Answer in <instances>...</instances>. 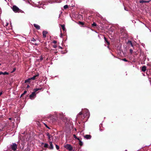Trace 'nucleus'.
Listing matches in <instances>:
<instances>
[{"label": "nucleus", "mask_w": 151, "mask_h": 151, "mask_svg": "<svg viewBox=\"0 0 151 151\" xmlns=\"http://www.w3.org/2000/svg\"><path fill=\"white\" fill-rule=\"evenodd\" d=\"M41 89L40 88H35L34 89V91L35 92H36L37 91L40 90Z\"/></svg>", "instance_id": "f3484780"}, {"label": "nucleus", "mask_w": 151, "mask_h": 151, "mask_svg": "<svg viewBox=\"0 0 151 151\" xmlns=\"http://www.w3.org/2000/svg\"><path fill=\"white\" fill-rule=\"evenodd\" d=\"M82 112H80L78 114L79 115H82Z\"/></svg>", "instance_id": "2f4dec72"}, {"label": "nucleus", "mask_w": 151, "mask_h": 151, "mask_svg": "<svg viewBox=\"0 0 151 151\" xmlns=\"http://www.w3.org/2000/svg\"><path fill=\"white\" fill-rule=\"evenodd\" d=\"M35 45H38V44H36V43H35Z\"/></svg>", "instance_id": "4c0bfd02"}, {"label": "nucleus", "mask_w": 151, "mask_h": 151, "mask_svg": "<svg viewBox=\"0 0 151 151\" xmlns=\"http://www.w3.org/2000/svg\"><path fill=\"white\" fill-rule=\"evenodd\" d=\"M18 147V145L15 143H12L9 146V149L13 151H16Z\"/></svg>", "instance_id": "f257e3e1"}, {"label": "nucleus", "mask_w": 151, "mask_h": 151, "mask_svg": "<svg viewBox=\"0 0 151 151\" xmlns=\"http://www.w3.org/2000/svg\"><path fill=\"white\" fill-rule=\"evenodd\" d=\"M85 114H84V116L85 117L87 116L88 118L89 116V112L87 109H85Z\"/></svg>", "instance_id": "20e7f679"}, {"label": "nucleus", "mask_w": 151, "mask_h": 151, "mask_svg": "<svg viewBox=\"0 0 151 151\" xmlns=\"http://www.w3.org/2000/svg\"><path fill=\"white\" fill-rule=\"evenodd\" d=\"M1 65V64L0 63V65Z\"/></svg>", "instance_id": "79ce46f5"}, {"label": "nucleus", "mask_w": 151, "mask_h": 151, "mask_svg": "<svg viewBox=\"0 0 151 151\" xmlns=\"http://www.w3.org/2000/svg\"><path fill=\"white\" fill-rule=\"evenodd\" d=\"M9 119H11V118H10Z\"/></svg>", "instance_id": "37998d69"}, {"label": "nucleus", "mask_w": 151, "mask_h": 151, "mask_svg": "<svg viewBox=\"0 0 151 151\" xmlns=\"http://www.w3.org/2000/svg\"><path fill=\"white\" fill-rule=\"evenodd\" d=\"M54 47L55 48V47H56V46H54Z\"/></svg>", "instance_id": "ea45409f"}, {"label": "nucleus", "mask_w": 151, "mask_h": 151, "mask_svg": "<svg viewBox=\"0 0 151 151\" xmlns=\"http://www.w3.org/2000/svg\"><path fill=\"white\" fill-rule=\"evenodd\" d=\"M38 76V75L34 76L33 77L30 78L31 80H34L35 79V77Z\"/></svg>", "instance_id": "dca6fc26"}, {"label": "nucleus", "mask_w": 151, "mask_h": 151, "mask_svg": "<svg viewBox=\"0 0 151 151\" xmlns=\"http://www.w3.org/2000/svg\"><path fill=\"white\" fill-rule=\"evenodd\" d=\"M78 24L80 25H83L84 24L83 22H80V21H79L78 22Z\"/></svg>", "instance_id": "aec40b11"}, {"label": "nucleus", "mask_w": 151, "mask_h": 151, "mask_svg": "<svg viewBox=\"0 0 151 151\" xmlns=\"http://www.w3.org/2000/svg\"><path fill=\"white\" fill-rule=\"evenodd\" d=\"M73 136L76 139H77V138H77V137H76L75 134H73Z\"/></svg>", "instance_id": "c85d7f7f"}, {"label": "nucleus", "mask_w": 151, "mask_h": 151, "mask_svg": "<svg viewBox=\"0 0 151 151\" xmlns=\"http://www.w3.org/2000/svg\"><path fill=\"white\" fill-rule=\"evenodd\" d=\"M27 91H24L23 93H22V95H24L25 94L27 93Z\"/></svg>", "instance_id": "bb28decb"}, {"label": "nucleus", "mask_w": 151, "mask_h": 151, "mask_svg": "<svg viewBox=\"0 0 151 151\" xmlns=\"http://www.w3.org/2000/svg\"><path fill=\"white\" fill-rule=\"evenodd\" d=\"M16 70V69L15 68H13V70L11 72L12 73H13V72H14V71H15V70Z\"/></svg>", "instance_id": "a878e982"}, {"label": "nucleus", "mask_w": 151, "mask_h": 151, "mask_svg": "<svg viewBox=\"0 0 151 151\" xmlns=\"http://www.w3.org/2000/svg\"><path fill=\"white\" fill-rule=\"evenodd\" d=\"M61 26L62 29L64 31L65 30V26L64 25H62L61 24Z\"/></svg>", "instance_id": "6ab92c4d"}, {"label": "nucleus", "mask_w": 151, "mask_h": 151, "mask_svg": "<svg viewBox=\"0 0 151 151\" xmlns=\"http://www.w3.org/2000/svg\"><path fill=\"white\" fill-rule=\"evenodd\" d=\"M84 138L87 139H90L91 138V136L90 135H86L84 136Z\"/></svg>", "instance_id": "9d476101"}, {"label": "nucleus", "mask_w": 151, "mask_h": 151, "mask_svg": "<svg viewBox=\"0 0 151 151\" xmlns=\"http://www.w3.org/2000/svg\"><path fill=\"white\" fill-rule=\"evenodd\" d=\"M128 42H130V44L131 45V46H132V47H133V45L132 43V42L131 41H128Z\"/></svg>", "instance_id": "b1692460"}, {"label": "nucleus", "mask_w": 151, "mask_h": 151, "mask_svg": "<svg viewBox=\"0 0 151 151\" xmlns=\"http://www.w3.org/2000/svg\"><path fill=\"white\" fill-rule=\"evenodd\" d=\"M5 1H6V0H5Z\"/></svg>", "instance_id": "a18cd8bd"}, {"label": "nucleus", "mask_w": 151, "mask_h": 151, "mask_svg": "<svg viewBox=\"0 0 151 151\" xmlns=\"http://www.w3.org/2000/svg\"><path fill=\"white\" fill-rule=\"evenodd\" d=\"M2 92H0V96L1 95H2Z\"/></svg>", "instance_id": "c9c22d12"}, {"label": "nucleus", "mask_w": 151, "mask_h": 151, "mask_svg": "<svg viewBox=\"0 0 151 151\" xmlns=\"http://www.w3.org/2000/svg\"><path fill=\"white\" fill-rule=\"evenodd\" d=\"M44 147H47V144L46 143H45V145Z\"/></svg>", "instance_id": "7c9ffc66"}, {"label": "nucleus", "mask_w": 151, "mask_h": 151, "mask_svg": "<svg viewBox=\"0 0 151 151\" xmlns=\"http://www.w3.org/2000/svg\"><path fill=\"white\" fill-rule=\"evenodd\" d=\"M104 39L105 41L107 43L108 45H109V42L107 40L106 38L105 37H104Z\"/></svg>", "instance_id": "a211bd4d"}, {"label": "nucleus", "mask_w": 151, "mask_h": 151, "mask_svg": "<svg viewBox=\"0 0 151 151\" xmlns=\"http://www.w3.org/2000/svg\"><path fill=\"white\" fill-rule=\"evenodd\" d=\"M48 141H52V142H53V139H52V136H51L48 133Z\"/></svg>", "instance_id": "39448f33"}, {"label": "nucleus", "mask_w": 151, "mask_h": 151, "mask_svg": "<svg viewBox=\"0 0 151 151\" xmlns=\"http://www.w3.org/2000/svg\"><path fill=\"white\" fill-rule=\"evenodd\" d=\"M29 85H27V88H29Z\"/></svg>", "instance_id": "f704fd0d"}, {"label": "nucleus", "mask_w": 151, "mask_h": 151, "mask_svg": "<svg viewBox=\"0 0 151 151\" xmlns=\"http://www.w3.org/2000/svg\"><path fill=\"white\" fill-rule=\"evenodd\" d=\"M44 124L45 125L46 127H47V125L46 124L44 123Z\"/></svg>", "instance_id": "72a5a7b5"}, {"label": "nucleus", "mask_w": 151, "mask_h": 151, "mask_svg": "<svg viewBox=\"0 0 151 151\" xmlns=\"http://www.w3.org/2000/svg\"><path fill=\"white\" fill-rule=\"evenodd\" d=\"M122 60L125 61V62H127V60L126 58H124L122 59Z\"/></svg>", "instance_id": "cd10ccee"}, {"label": "nucleus", "mask_w": 151, "mask_h": 151, "mask_svg": "<svg viewBox=\"0 0 151 151\" xmlns=\"http://www.w3.org/2000/svg\"><path fill=\"white\" fill-rule=\"evenodd\" d=\"M128 44H130V42H128Z\"/></svg>", "instance_id": "58836bf2"}, {"label": "nucleus", "mask_w": 151, "mask_h": 151, "mask_svg": "<svg viewBox=\"0 0 151 151\" xmlns=\"http://www.w3.org/2000/svg\"><path fill=\"white\" fill-rule=\"evenodd\" d=\"M52 141H49V144L50 145L49 146V148L50 149L52 150L53 149V146L52 144Z\"/></svg>", "instance_id": "423d86ee"}, {"label": "nucleus", "mask_w": 151, "mask_h": 151, "mask_svg": "<svg viewBox=\"0 0 151 151\" xmlns=\"http://www.w3.org/2000/svg\"><path fill=\"white\" fill-rule=\"evenodd\" d=\"M150 1H151V0H150Z\"/></svg>", "instance_id": "c03bdc74"}, {"label": "nucleus", "mask_w": 151, "mask_h": 151, "mask_svg": "<svg viewBox=\"0 0 151 151\" xmlns=\"http://www.w3.org/2000/svg\"><path fill=\"white\" fill-rule=\"evenodd\" d=\"M8 75L9 74V73L6 72H3L1 71L0 72V75Z\"/></svg>", "instance_id": "9b49d317"}, {"label": "nucleus", "mask_w": 151, "mask_h": 151, "mask_svg": "<svg viewBox=\"0 0 151 151\" xmlns=\"http://www.w3.org/2000/svg\"><path fill=\"white\" fill-rule=\"evenodd\" d=\"M47 34V32L46 31H43L42 32L43 37L44 38H46Z\"/></svg>", "instance_id": "6e6552de"}, {"label": "nucleus", "mask_w": 151, "mask_h": 151, "mask_svg": "<svg viewBox=\"0 0 151 151\" xmlns=\"http://www.w3.org/2000/svg\"><path fill=\"white\" fill-rule=\"evenodd\" d=\"M22 95V94L21 95V96L20 97H21L23 95Z\"/></svg>", "instance_id": "e433bc0d"}, {"label": "nucleus", "mask_w": 151, "mask_h": 151, "mask_svg": "<svg viewBox=\"0 0 151 151\" xmlns=\"http://www.w3.org/2000/svg\"><path fill=\"white\" fill-rule=\"evenodd\" d=\"M12 9L13 11L16 13L21 12L22 11V10L19 9V8H18L17 6L15 5L13 6Z\"/></svg>", "instance_id": "f03ea898"}, {"label": "nucleus", "mask_w": 151, "mask_h": 151, "mask_svg": "<svg viewBox=\"0 0 151 151\" xmlns=\"http://www.w3.org/2000/svg\"><path fill=\"white\" fill-rule=\"evenodd\" d=\"M35 92H33L32 93L29 95V97L31 98L33 97L35 95Z\"/></svg>", "instance_id": "ddd939ff"}, {"label": "nucleus", "mask_w": 151, "mask_h": 151, "mask_svg": "<svg viewBox=\"0 0 151 151\" xmlns=\"http://www.w3.org/2000/svg\"><path fill=\"white\" fill-rule=\"evenodd\" d=\"M53 43L55 44L57 43V42L55 40L53 41Z\"/></svg>", "instance_id": "473e14b6"}, {"label": "nucleus", "mask_w": 151, "mask_h": 151, "mask_svg": "<svg viewBox=\"0 0 151 151\" xmlns=\"http://www.w3.org/2000/svg\"><path fill=\"white\" fill-rule=\"evenodd\" d=\"M64 147L70 151L72 150L73 148L70 145L67 144L64 146Z\"/></svg>", "instance_id": "7ed1b4c3"}, {"label": "nucleus", "mask_w": 151, "mask_h": 151, "mask_svg": "<svg viewBox=\"0 0 151 151\" xmlns=\"http://www.w3.org/2000/svg\"><path fill=\"white\" fill-rule=\"evenodd\" d=\"M36 41L35 39L34 38H32L31 40L32 41Z\"/></svg>", "instance_id": "393cba45"}, {"label": "nucleus", "mask_w": 151, "mask_h": 151, "mask_svg": "<svg viewBox=\"0 0 151 151\" xmlns=\"http://www.w3.org/2000/svg\"><path fill=\"white\" fill-rule=\"evenodd\" d=\"M150 1H145L143 0H140L139 1L140 3H149Z\"/></svg>", "instance_id": "1a4fd4ad"}, {"label": "nucleus", "mask_w": 151, "mask_h": 151, "mask_svg": "<svg viewBox=\"0 0 151 151\" xmlns=\"http://www.w3.org/2000/svg\"><path fill=\"white\" fill-rule=\"evenodd\" d=\"M130 52L131 53H132L133 52V50L132 49H130Z\"/></svg>", "instance_id": "c756f323"}, {"label": "nucleus", "mask_w": 151, "mask_h": 151, "mask_svg": "<svg viewBox=\"0 0 151 151\" xmlns=\"http://www.w3.org/2000/svg\"><path fill=\"white\" fill-rule=\"evenodd\" d=\"M30 78H29V79L26 80L24 82L25 83H27V82H30V80H31Z\"/></svg>", "instance_id": "2eb2a0df"}, {"label": "nucleus", "mask_w": 151, "mask_h": 151, "mask_svg": "<svg viewBox=\"0 0 151 151\" xmlns=\"http://www.w3.org/2000/svg\"><path fill=\"white\" fill-rule=\"evenodd\" d=\"M33 25L37 29L39 30L40 29V27L39 25L35 24H34Z\"/></svg>", "instance_id": "0eeeda50"}, {"label": "nucleus", "mask_w": 151, "mask_h": 151, "mask_svg": "<svg viewBox=\"0 0 151 151\" xmlns=\"http://www.w3.org/2000/svg\"><path fill=\"white\" fill-rule=\"evenodd\" d=\"M48 129H50V128L49 127H48Z\"/></svg>", "instance_id": "a19ab883"}, {"label": "nucleus", "mask_w": 151, "mask_h": 151, "mask_svg": "<svg viewBox=\"0 0 151 151\" xmlns=\"http://www.w3.org/2000/svg\"><path fill=\"white\" fill-rule=\"evenodd\" d=\"M146 67L145 66H144L142 67V71L145 72L146 71Z\"/></svg>", "instance_id": "f8f14e48"}, {"label": "nucleus", "mask_w": 151, "mask_h": 151, "mask_svg": "<svg viewBox=\"0 0 151 151\" xmlns=\"http://www.w3.org/2000/svg\"><path fill=\"white\" fill-rule=\"evenodd\" d=\"M92 25L93 26H96V24L95 23L93 22V23L92 24Z\"/></svg>", "instance_id": "4be33fe9"}, {"label": "nucleus", "mask_w": 151, "mask_h": 151, "mask_svg": "<svg viewBox=\"0 0 151 151\" xmlns=\"http://www.w3.org/2000/svg\"><path fill=\"white\" fill-rule=\"evenodd\" d=\"M63 7L64 9H66L68 7V5H65Z\"/></svg>", "instance_id": "412c9836"}, {"label": "nucleus", "mask_w": 151, "mask_h": 151, "mask_svg": "<svg viewBox=\"0 0 151 151\" xmlns=\"http://www.w3.org/2000/svg\"><path fill=\"white\" fill-rule=\"evenodd\" d=\"M77 139L79 140V144L80 145H82L83 144V142L81 141V140H80L79 138H77Z\"/></svg>", "instance_id": "4468645a"}, {"label": "nucleus", "mask_w": 151, "mask_h": 151, "mask_svg": "<svg viewBox=\"0 0 151 151\" xmlns=\"http://www.w3.org/2000/svg\"><path fill=\"white\" fill-rule=\"evenodd\" d=\"M55 146H56V148L57 149V150H58L59 149V147L58 145H56Z\"/></svg>", "instance_id": "5701e85b"}]
</instances>
